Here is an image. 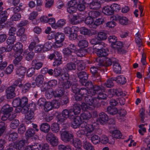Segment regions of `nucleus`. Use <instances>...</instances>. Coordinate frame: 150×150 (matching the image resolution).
Segmentation results:
<instances>
[{
    "label": "nucleus",
    "instance_id": "f257e3e1",
    "mask_svg": "<svg viewBox=\"0 0 150 150\" xmlns=\"http://www.w3.org/2000/svg\"><path fill=\"white\" fill-rule=\"evenodd\" d=\"M88 89L90 92L94 96L98 93V91L101 90L102 91H105V88L104 87H100L99 86L96 85H94L91 81H86L84 83V85Z\"/></svg>",
    "mask_w": 150,
    "mask_h": 150
},
{
    "label": "nucleus",
    "instance_id": "f03ea898",
    "mask_svg": "<svg viewBox=\"0 0 150 150\" xmlns=\"http://www.w3.org/2000/svg\"><path fill=\"white\" fill-rule=\"evenodd\" d=\"M65 38L64 34L62 33L57 32L55 33V39L56 42L53 45L55 48H60L63 45L62 42Z\"/></svg>",
    "mask_w": 150,
    "mask_h": 150
},
{
    "label": "nucleus",
    "instance_id": "7ed1b4c3",
    "mask_svg": "<svg viewBox=\"0 0 150 150\" xmlns=\"http://www.w3.org/2000/svg\"><path fill=\"white\" fill-rule=\"evenodd\" d=\"M79 90L78 94L84 98L85 101H89L91 98V96H94L85 87L81 88Z\"/></svg>",
    "mask_w": 150,
    "mask_h": 150
},
{
    "label": "nucleus",
    "instance_id": "20e7f679",
    "mask_svg": "<svg viewBox=\"0 0 150 150\" xmlns=\"http://www.w3.org/2000/svg\"><path fill=\"white\" fill-rule=\"evenodd\" d=\"M60 133L61 139L64 142H68L71 141L73 139V136L72 134L68 131H60Z\"/></svg>",
    "mask_w": 150,
    "mask_h": 150
},
{
    "label": "nucleus",
    "instance_id": "39448f33",
    "mask_svg": "<svg viewBox=\"0 0 150 150\" xmlns=\"http://www.w3.org/2000/svg\"><path fill=\"white\" fill-rule=\"evenodd\" d=\"M79 127L83 128L84 130L87 132L86 135L89 136L91 133H92L95 127L92 124L88 125L86 122H82L80 123Z\"/></svg>",
    "mask_w": 150,
    "mask_h": 150
},
{
    "label": "nucleus",
    "instance_id": "423d86ee",
    "mask_svg": "<svg viewBox=\"0 0 150 150\" xmlns=\"http://www.w3.org/2000/svg\"><path fill=\"white\" fill-rule=\"evenodd\" d=\"M76 74L79 79V82L82 85L87 81L88 76L86 72L84 71H77Z\"/></svg>",
    "mask_w": 150,
    "mask_h": 150
},
{
    "label": "nucleus",
    "instance_id": "0eeeda50",
    "mask_svg": "<svg viewBox=\"0 0 150 150\" xmlns=\"http://www.w3.org/2000/svg\"><path fill=\"white\" fill-rule=\"evenodd\" d=\"M15 88L12 86L8 87L5 90L6 94L7 99H10L16 96Z\"/></svg>",
    "mask_w": 150,
    "mask_h": 150
},
{
    "label": "nucleus",
    "instance_id": "6e6552de",
    "mask_svg": "<svg viewBox=\"0 0 150 150\" xmlns=\"http://www.w3.org/2000/svg\"><path fill=\"white\" fill-rule=\"evenodd\" d=\"M111 46L115 49L117 50L118 53H123L125 50L123 48V43L120 41H117L114 44H111Z\"/></svg>",
    "mask_w": 150,
    "mask_h": 150
},
{
    "label": "nucleus",
    "instance_id": "1a4fd4ad",
    "mask_svg": "<svg viewBox=\"0 0 150 150\" xmlns=\"http://www.w3.org/2000/svg\"><path fill=\"white\" fill-rule=\"evenodd\" d=\"M90 71L92 74V76L93 77L95 80L97 79L98 81H100L101 76L98 72L99 71L98 68L95 66H93L90 68Z\"/></svg>",
    "mask_w": 150,
    "mask_h": 150
},
{
    "label": "nucleus",
    "instance_id": "9d476101",
    "mask_svg": "<svg viewBox=\"0 0 150 150\" xmlns=\"http://www.w3.org/2000/svg\"><path fill=\"white\" fill-rule=\"evenodd\" d=\"M108 120V115L105 113L102 112L99 115L98 121L101 125H105L106 124Z\"/></svg>",
    "mask_w": 150,
    "mask_h": 150
},
{
    "label": "nucleus",
    "instance_id": "9b49d317",
    "mask_svg": "<svg viewBox=\"0 0 150 150\" xmlns=\"http://www.w3.org/2000/svg\"><path fill=\"white\" fill-rule=\"evenodd\" d=\"M116 59L115 58H112L111 59L107 58L104 62L103 63L102 62H100L97 64L100 66L109 67L111 66L113 63H114L116 60Z\"/></svg>",
    "mask_w": 150,
    "mask_h": 150
},
{
    "label": "nucleus",
    "instance_id": "f8f14e48",
    "mask_svg": "<svg viewBox=\"0 0 150 150\" xmlns=\"http://www.w3.org/2000/svg\"><path fill=\"white\" fill-rule=\"evenodd\" d=\"M116 20L119 21V23L122 25H128L130 24V21L125 16L119 15L116 16Z\"/></svg>",
    "mask_w": 150,
    "mask_h": 150
},
{
    "label": "nucleus",
    "instance_id": "ddd939ff",
    "mask_svg": "<svg viewBox=\"0 0 150 150\" xmlns=\"http://www.w3.org/2000/svg\"><path fill=\"white\" fill-rule=\"evenodd\" d=\"M26 71V69L24 67H21L18 68L16 70V73L17 76L18 78H21V79H22L24 77Z\"/></svg>",
    "mask_w": 150,
    "mask_h": 150
},
{
    "label": "nucleus",
    "instance_id": "4468645a",
    "mask_svg": "<svg viewBox=\"0 0 150 150\" xmlns=\"http://www.w3.org/2000/svg\"><path fill=\"white\" fill-rule=\"evenodd\" d=\"M100 99L98 98L97 97L94 98L92 96H91V98L88 101L90 102V103L91 105L93 106V109L95 107L97 108L100 106V104L98 101Z\"/></svg>",
    "mask_w": 150,
    "mask_h": 150
},
{
    "label": "nucleus",
    "instance_id": "2eb2a0df",
    "mask_svg": "<svg viewBox=\"0 0 150 150\" xmlns=\"http://www.w3.org/2000/svg\"><path fill=\"white\" fill-rule=\"evenodd\" d=\"M69 110L65 109L64 110L62 113V116L58 117V122H64V121L69 117Z\"/></svg>",
    "mask_w": 150,
    "mask_h": 150
},
{
    "label": "nucleus",
    "instance_id": "dca6fc26",
    "mask_svg": "<svg viewBox=\"0 0 150 150\" xmlns=\"http://www.w3.org/2000/svg\"><path fill=\"white\" fill-rule=\"evenodd\" d=\"M112 80L115 81L116 82L120 84L124 85L126 82V79L125 77L123 75H119L116 77H113Z\"/></svg>",
    "mask_w": 150,
    "mask_h": 150
},
{
    "label": "nucleus",
    "instance_id": "f3484780",
    "mask_svg": "<svg viewBox=\"0 0 150 150\" xmlns=\"http://www.w3.org/2000/svg\"><path fill=\"white\" fill-rule=\"evenodd\" d=\"M13 50L15 51V53H22L23 52V45L20 42L16 43L15 45L11 47Z\"/></svg>",
    "mask_w": 150,
    "mask_h": 150
},
{
    "label": "nucleus",
    "instance_id": "a211bd4d",
    "mask_svg": "<svg viewBox=\"0 0 150 150\" xmlns=\"http://www.w3.org/2000/svg\"><path fill=\"white\" fill-rule=\"evenodd\" d=\"M72 61L75 62L77 64V69L78 71H81L84 69L85 67L84 64L81 63L80 61L79 60H77L76 58V57L73 55L72 56Z\"/></svg>",
    "mask_w": 150,
    "mask_h": 150
},
{
    "label": "nucleus",
    "instance_id": "6ab92c4d",
    "mask_svg": "<svg viewBox=\"0 0 150 150\" xmlns=\"http://www.w3.org/2000/svg\"><path fill=\"white\" fill-rule=\"evenodd\" d=\"M81 120L79 116H76L73 119L71 124V126L74 129L79 127L80 123H81Z\"/></svg>",
    "mask_w": 150,
    "mask_h": 150
},
{
    "label": "nucleus",
    "instance_id": "aec40b11",
    "mask_svg": "<svg viewBox=\"0 0 150 150\" xmlns=\"http://www.w3.org/2000/svg\"><path fill=\"white\" fill-rule=\"evenodd\" d=\"M64 91L60 86L58 89L55 91H52V93L55 98H60L64 94Z\"/></svg>",
    "mask_w": 150,
    "mask_h": 150
},
{
    "label": "nucleus",
    "instance_id": "412c9836",
    "mask_svg": "<svg viewBox=\"0 0 150 150\" xmlns=\"http://www.w3.org/2000/svg\"><path fill=\"white\" fill-rule=\"evenodd\" d=\"M58 58H56L55 61L53 62V66L54 67H58L62 63V57L61 54L58 52H55Z\"/></svg>",
    "mask_w": 150,
    "mask_h": 150
},
{
    "label": "nucleus",
    "instance_id": "4be33fe9",
    "mask_svg": "<svg viewBox=\"0 0 150 150\" xmlns=\"http://www.w3.org/2000/svg\"><path fill=\"white\" fill-rule=\"evenodd\" d=\"M86 24L90 28H94V19L90 16L87 17L84 21Z\"/></svg>",
    "mask_w": 150,
    "mask_h": 150
},
{
    "label": "nucleus",
    "instance_id": "5701e85b",
    "mask_svg": "<svg viewBox=\"0 0 150 150\" xmlns=\"http://www.w3.org/2000/svg\"><path fill=\"white\" fill-rule=\"evenodd\" d=\"M85 15L83 16V17H82V18H84L88 15L89 16L93 19L96 18L99 16L100 15V13L97 11H86V13L84 14Z\"/></svg>",
    "mask_w": 150,
    "mask_h": 150
},
{
    "label": "nucleus",
    "instance_id": "b1692460",
    "mask_svg": "<svg viewBox=\"0 0 150 150\" xmlns=\"http://www.w3.org/2000/svg\"><path fill=\"white\" fill-rule=\"evenodd\" d=\"M7 11H4L0 12V25L5 22L7 20L8 16Z\"/></svg>",
    "mask_w": 150,
    "mask_h": 150
},
{
    "label": "nucleus",
    "instance_id": "393cba45",
    "mask_svg": "<svg viewBox=\"0 0 150 150\" xmlns=\"http://www.w3.org/2000/svg\"><path fill=\"white\" fill-rule=\"evenodd\" d=\"M19 87L22 88V91L23 93H25L28 92L30 88L31 87V83L28 82L25 83L24 85L22 84H20L19 85Z\"/></svg>",
    "mask_w": 150,
    "mask_h": 150
},
{
    "label": "nucleus",
    "instance_id": "a878e982",
    "mask_svg": "<svg viewBox=\"0 0 150 150\" xmlns=\"http://www.w3.org/2000/svg\"><path fill=\"white\" fill-rule=\"evenodd\" d=\"M13 110V108L9 105L6 104L2 108L1 111L3 114H8Z\"/></svg>",
    "mask_w": 150,
    "mask_h": 150
},
{
    "label": "nucleus",
    "instance_id": "bb28decb",
    "mask_svg": "<svg viewBox=\"0 0 150 150\" xmlns=\"http://www.w3.org/2000/svg\"><path fill=\"white\" fill-rule=\"evenodd\" d=\"M26 141L24 139H22L19 141L16 142L15 143L16 149L18 150H22L24 148V146Z\"/></svg>",
    "mask_w": 150,
    "mask_h": 150
},
{
    "label": "nucleus",
    "instance_id": "cd10ccee",
    "mask_svg": "<svg viewBox=\"0 0 150 150\" xmlns=\"http://www.w3.org/2000/svg\"><path fill=\"white\" fill-rule=\"evenodd\" d=\"M113 65V71L116 74H120L121 72V67L118 62V60L117 59Z\"/></svg>",
    "mask_w": 150,
    "mask_h": 150
},
{
    "label": "nucleus",
    "instance_id": "c85d7f7f",
    "mask_svg": "<svg viewBox=\"0 0 150 150\" xmlns=\"http://www.w3.org/2000/svg\"><path fill=\"white\" fill-rule=\"evenodd\" d=\"M40 130L44 133H48L50 129V125L47 123H43L40 125Z\"/></svg>",
    "mask_w": 150,
    "mask_h": 150
},
{
    "label": "nucleus",
    "instance_id": "c756f323",
    "mask_svg": "<svg viewBox=\"0 0 150 150\" xmlns=\"http://www.w3.org/2000/svg\"><path fill=\"white\" fill-rule=\"evenodd\" d=\"M103 12L106 15L110 16L113 15L114 13L111 6H105L103 9Z\"/></svg>",
    "mask_w": 150,
    "mask_h": 150
},
{
    "label": "nucleus",
    "instance_id": "7c9ffc66",
    "mask_svg": "<svg viewBox=\"0 0 150 150\" xmlns=\"http://www.w3.org/2000/svg\"><path fill=\"white\" fill-rule=\"evenodd\" d=\"M107 112L109 114L112 115L116 114L118 112V109L115 106H110L107 108Z\"/></svg>",
    "mask_w": 150,
    "mask_h": 150
},
{
    "label": "nucleus",
    "instance_id": "2f4dec72",
    "mask_svg": "<svg viewBox=\"0 0 150 150\" xmlns=\"http://www.w3.org/2000/svg\"><path fill=\"white\" fill-rule=\"evenodd\" d=\"M26 108V110H25V111L26 112L25 113V119L28 120L33 119L35 115L34 112L32 110H28V111L27 110V108Z\"/></svg>",
    "mask_w": 150,
    "mask_h": 150
},
{
    "label": "nucleus",
    "instance_id": "473e14b6",
    "mask_svg": "<svg viewBox=\"0 0 150 150\" xmlns=\"http://www.w3.org/2000/svg\"><path fill=\"white\" fill-rule=\"evenodd\" d=\"M101 5L100 1H92L90 4V8L93 9H98L101 7Z\"/></svg>",
    "mask_w": 150,
    "mask_h": 150
},
{
    "label": "nucleus",
    "instance_id": "72a5a7b5",
    "mask_svg": "<svg viewBox=\"0 0 150 150\" xmlns=\"http://www.w3.org/2000/svg\"><path fill=\"white\" fill-rule=\"evenodd\" d=\"M71 85V83L70 81H66L63 82L61 83V84L60 85V87L64 91L65 89H69Z\"/></svg>",
    "mask_w": 150,
    "mask_h": 150
},
{
    "label": "nucleus",
    "instance_id": "f704fd0d",
    "mask_svg": "<svg viewBox=\"0 0 150 150\" xmlns=\"http://www.w3.org/2000/svg\"><path fill=\"white\" fill-rule=\"evenodd\" d=\"M97 50H98L97 51V54L99 57H105L108 55V51L105 49L98 48Z\"/></svg>",
    "mask_w": 150,
    "mask_h": 150
},
{
    "label": "nucleus",
    "instance_id": "c9c22d12",
    "mask_svg": "<svg viewBox=\"0 0 150 150\" xmlns=\"http://www.w3.org/2000/svg\"><path fill=\"white\" fill-rule=\"evenodd\" d=\"M73 146L76 148L75 150H82L81 148V141L79 139H76L73 140Z\"/></svg>",
    "mask_w": 150,
    "mask_h": 150
},
{
    "label": "nucleus",
    "instance_id": "e433bc0d",
    "mask_svg": "<svg viewBox=\"0 0 150 150\" xmlns=\"http://www.w3.org/2000/svg\"><path fill=\"white\" fill-rule=\"evenodd\" d=\"M142 39L141 38V35L139 32L135 35V41L137 45L139 47H140L142 45Z\"/></svg>",
    "mask_w": 150,
    "mask_h": 150
},
{
    "label": "nucleus",
    "instance_id": "4c0bfd02",
    "mask_svg": "<svg viewBox=\"0 0 150 150\" xmlns=\"http://www.w3.org/2000/svg\"><path fill=\"white\" fill-rule=\"evenodd\" d=\"M86 103H83L81 104V107L82 110H86L87 109L92 110H93V106H91L90 102L85 101Z\"/></svg>",
    "mask_w": 150,
    "mask_h": 150
},
{
    "label": "nucleus",
    "instance_id": "58836bf2",
    "mask_svg": "<svg viewBox=\"0 0 150 150\" xmlns=\"http://www.w3.org/2000/svg\"><path fill=\"white\" fill-rule=\"evenodd\" d=\"M105 21V18L103 17L96 19L94 21V28H96L100 25L103 24Z\"/></svg>",
    "mask_w": 150,
    "mask_h": 150
},
{
    "label": "nucleus",
    "instance_id": "ea45409f",
    "mask_svg": "<svg viewBox=\"0 0 150 150\" xmlns=\"http://www.w3.org/2000/svg\"><path fill=\"white\" fill-rule=\"evenodd\" d=\"M79 30V28L78 27H77L75 29V30L74 31V32H72L69 35V39L70 40H75L77 38L78 35L77 34V32Z\"/></svg>",
    "mask_w": 150,
    "mask_h": 150
},
{
    "label": "nucleus",
    "instance_id": "a19ab883",
    "mask_svg": "<svg viewBox=\"0 0 150 150\" xmlns=\"http://www.w3.org/2000/svg\"><path fill=\"white\" fill-rule=\"evenodd\" d=\"M77 27L75 26H72L71 28L69 26L66 27L64 29V32L65 34L69 35L72 32H74Z\"/></svg>",
    "mask_w": 150,
    "mask_h": 150
},
{
    "label": "nucleus",
    "instance_id": "79ce46f5",
    "mask_svg": "<svg viewBox=\"0 0 150 150\" xmlns=\"http://www.w3.org/2000/svg\"><path fill=\"white\" fill-rule=\"evenodd\" d=\"M83 142V146L85 149L86 150H94L93 147L89 142L84 140Z\"/></svg>",
    "mask_w": 150,
    "mask_h": 150
},
{
    "label": "nucleus",
    "instance_id": "37998d69",
    "mask_svg": "<svg viewBox=\"0 0 150 150\" xmlns=\"http://www.w3.org/2000/svg\"><path fill=\"white\" fill-rule=\"evenodd\" d=\"M31 64L32 66L34 67L35 69H39L42 67L43 64L41 62H37V60L34 59L32 61Z\"/></svg>",
    "mask_w": 150,
    "mask_h": 150
},
{
    "label": "nucleus",
    "instance_id": "c03bdc74",
    "mask_svg": "<svg viewBox=\"0 0 150 150\" xmlns=\"http://www.w3.org/2000/svg\"><path fill=\"white\" fill-rule=\"evenodd\" d=\"M44 80L43 76L42 75H39L36 78L35 81L36 85L39 86L43 83Z\"/></svg>",
    "mask_w": 150,
    "mask_h": 150
},
{
    "label": "nucleus",
    "instance_id": "a18cd8bd",
    "mask_svg": "<svg viewBox=\"0 0 150 150\" xmlns=\"http://www.w3.org/2000/svg\"><path fill=\"white\" fill-rule=\"evenodd\" d=\"M92 117L91 114L89 112H84L81 114L79 116L81 119H83L84 120H88Z\"/></svg>",
    "mask_w": 150,
    "mask_h": 150
},
{
    "label": "nucleus",
    "instance_id": "49530a36",
    "mask_svg": "<svg viewBox=\"0 0 150 150\" xmlns=\"http://www.w3.org/2000/svg\"><path fill=\"white\" fill-rule=\"evenodd\" d=\"M90 137L92 142L94 144H96L100 142V138L96 135H93L92 134Z\"/></svg>",
    "mask_w": 150,
    "mask_h": 150
},
{
    "label": "nucleus",
    "instance_id": "de8ad7c7",
    "mask_svg": "<svg viewBox=\"0 0 150 150\" xmlns=\"http://www.w3.org/2000/svg\"><path fill=\"white\" fill-rule=\"evenodd\" d=\"M62 53L65 57H68L72 55L73 51L69 48L66 47L63 49Z\"/></svg>",
    "mask_w": 150,
    "mask_h": 150
},
{
    "label": "nucleus",
    "instance_id": "09e8293b",
    "mask_svg": "<svg viewBox=\"0 0 150 150\" xmlns=\"http://www.w3.org/2000/svg\"><path fill=\"white\" fill-rule=\"evenodd\" d=\"M16 6L13 9V12L14 13H18V12L22 11L24 10L23 4L22 3H20L19 6Z\"/></svg>",
    "mask_w": 150,
    "mask_h": 150
},
{
    "label": "nucleus",
    "instance_id": "8fccbe9b",
    "mask_svg": "<svg viewBox=\"0 0 150 150\" xmlns=\"http://www.w3.org/2000/svg\"><path fill=\"white\" fill-rule=\"evenodd\" d=\"M76 68V65L73 62L67 63L66 65V69L69 71L75 70Z\"/></svg>",
    "mask_w": 150,
    "mask_h": 150
},
{
    "label": "nucleus",
    "instance_id": "3c124183",
    "mask_svg": "<svg viewBox=\"0 0 150 150\" xmlns=\"http://www.w3.org/2000/svg\"><path fill=\"white\" fill-rule=\"evenodd\" d=\"M35 133V130L32 129H30L26 131L25 135L27 138L33 137Z\"/></svg>",
    "mask_w": 150,
    "mask_h": 150
},
{
    "label": "nucleus",
    "instance_id": "603ef678",
    "mask_svg": "<svg viewBox=\"0 0 150 150\" xmlns=\"http://www.w3.org/2000/svg\"><path fill=\"white\" fill-rule=\"evenodd\" d=\"M81 106L80 105L78 104H75L74 105L73 111L76 114H79L81 112Z\"/></svg>",
    "mask_w": 150,
    "mask_h": 150
},
{
    "label": "nucleus",
    "instance_id": "864d4df0",
    "mask_svg": "<svg viewBox=\"0 0 150 150\" xmlns=\"http://www.w3.org/2000/svg\"><path fill=\"white\" fill-rule=\"evenodd\" d=\"M87 132L86 131L84 130V129H82L79 130L77 132V134L78 137H81L82 135H84L88 138H90L92 134V133H91L89 136L86 135Z\"/></svg>",
    "mask_w": 150,
    "mask_h": 150
},
{
    "label": "nucleus",
    "instance_id": "5fc2aeb1",
    "mask_svg": "<svg viewBox=\"0 0 150 150\" xmlns=\"http://www.w3.org/2000/svg\"><path fill=\"white\" fill-rule=\"evenodd\" d=\"M107 38V34L103 32H101L98 33L97 38L98 39L101 40H106Z\"/></svg>",
    "mask_w": 150,
    "mask_h": 150
},
{
    "label": "nucleus",
    "instance_id": "6e6d98bb",
    "mask_svg": "<svg viewBox=\"0 0 150 150\" xmlns=\"http://www.w3.org/2000/svg\"><path fill=\"white\" fill-rule=\"evenodd\" d=\"M51 129L52 131L54 132L57 133L59 130V125L58 124L54 123L51 126Z\"/></svg>",
    "mask_w": 150,
    "mask_h": 150
},
{
    "label": "nucleus",
    "instance_id": "4d7b16f0",
    "mask_svg": "<svg viewBox=\"0 0 150 150\" xmlns=\"http://www.w3.org/2000/svg\"><path fill=\"white\" fill-rule=\"evenodd\" d=\"M112 137L116 139H122V135L120 131L115 130L113 132Z\"/></svg>",
    "mask_w": 150,
    "mask_h": 150
},
{
    "label": "nucleus",
    "instance_id": "13d9d810",
    "mask_svg": "<svg viewBox=\"0 0 150 150\" xmlns=\"http://www.w3.org/2000/svg\"><path fill=\"white\" fill-rule=\"evenodd\" d=\"M19 124V122L17 119H15L12 121L10 124V127L13 129L16 128Z\"/></svg>",
    "mask_w": 150,
    "mask_h": 150
},
{
    "label": "nucleus",
    "instance_id": "bf43d9fd",
    "mask_svg": "<svg viewBox=\"0 0 150 150\" xmlns=\"http://www.w3.org/2000/svg\"><path fill=\"white\" fill-rule=\"evenodd\" d=\"M24 53L25 54V59L28 61L31 60L33 58L34 56L35 55L34 52H30L26 54H25L26 53L24 51Z\"/></svg>",
    "mask_w": 150,
    "mask_h": 150
},
{
    "label": "nucleus",
    "instance_id": "052dcab7",
    "mask_svg": "<svg viewBox=\"0 0 150 150\" xmlns=\"http://www.w3.org/2000/svg\"><path fill=\"white\" fill-rule=\"evenodd\" d=\"M60 77L62 80L63 81L65 80L67 81L71 80L69 74L66 72H64L63 73L61 74Z\"/></svg>",
    "mask_w": 150,
    "mask_h": 150
},
{
    "label": "nucleus",
    "instance_id": "680f3d73",
    "mask_svg": "<svg viewBox=\"0 0 150 150\" xmlns=\"http://www.w3.org/2000/svg\"><path fill=\"white\" fill-rule=\"evenodd\" d=\"M18 137V135L17 133L12 132L9 134L8 139L10 141H13L16 140Z\"/></svg>",
    "mask_w": 150,
    "mask_h": 150
},
{
    "label": "nucleus",
    "instance_id": "e2e57ef3",
    "mask_svg": "<svg viewBox=\"0 0 150 150\" xmlns=\"http://www.w3.org/2000/svg\"><path fill=\"white\" fill-rule=\"evenodd\" d=\"M62 71V69L59 67L55 68L54 69L53 76L55 77H58V76H61Z\"/></svg>",
    "mask_w": 150,
    "mask_h": 150
},
{
    "label": "nucleus",
    "instance_id": "0e129e2a",
    "mask_svg": "<svg viewBox=\"0 0 150 150\" xmlns=\"http://www.w3.org/2000/svg\"><path fill=\"white\" fill-rule=\"evenodd\" d=\"M16 36L14 35L10 36L6 40V42L8 45L13 44L16 40Z\"/></svg>",
    "mask_w": 150,
    "mask_h": 150
},
{
    "label": "nucleus",
    "instance_id": "69168bd1",
    "mask_svg": "<svg viewBox=\"0 0 150 150\" xmlns=\"http://www.w3.org/2000/svg\"><path fill=\"white\" fill-rule=\"evenodd\" d=\"M21 98H16L13 101L12 103L13 106L14 107L20 106L21 107Z\"/></svg>",
    "mask_w": 150,
    "mask_h": 150
},
{
    "label": "nucleus",
    "instance_id": "338daca9",
    "mask_svg": "<svg viewBox=\"0 0 150 150\" xmlns=\"http://www.w3.org/2000/svg\"><path fill=\"white\" fill-rule=\"evenodd\" d=\"M28 98L25 97H23L21 98V107L25 108L28 104Z\"/></svg>",
    "mask_w": 150,
    "mask_h": 150
},
{
    "label": "nucleus",
    "instance_id": "774afa93",
    "mask_svg": "<svg viewBox=\"0 0 150 150\" xmlns=\"http://www.w3.org/2000/svg\"><path fill=\"white\" fill-rule=\"evenodd\" d=\"M88 42L85 40L80 41L78 44V46L81 48H84L88 46Z\"/></svg>",
    "mask_w": 150,
    "mask_h": 150
}]
</instances>
